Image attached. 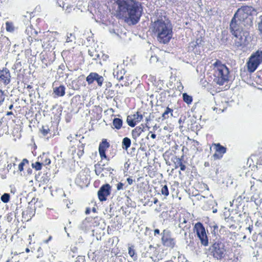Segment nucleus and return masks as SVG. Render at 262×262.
Here are the masks:
<instances>
[{
    "label": "nucleus",
    "mask_w": 262,
    "mask_h": 262,
    "mask_svg": "<svg viewBox=\"0 0 262 262\" xmlns=\"http://www.w3.org/2000/svg\"><path fill=\"white\" fill-rule=\"evenodd\" d=\"M211 71L213 75V82L217 85L222 86L229 80L230 72L229 68L219 59H216L212 64Z\"/></svg>",
    "instance_id": "20e7f679"
},
{
    "label": "nucleus",
    "mask_w": 262,
    "mask_h": 262,
    "mask_svg": "<svg viewBox=\"0 0 262 262\" xmlns=\"http://www.w3.org/2000/svg\"><path fill=\"white\" fill-rule=\"evenodd\" d=\"M67 138L68 140H70V146L72 147H73V146H74V144L73 143H77L78 142V140L75 138H73L71 135L69 136Z\"/></svg>",
    "instance_id": "c85d7f7f"
},
{
    "label": "nucleus",
    "mask_w": 262,
    "mask_h": 262,
    "mask_svg": "<svg viewBox=\"0 0 262 262\" xmlns=\"http://www.w3.org/2000/svg\"><path fill=\"white\" fill-rule=\"evenodd\" d=\"M14 115L13 113L11 111L7 112L6 113L7 116H10V115Z\"/></svg>",
    "instance_id": "c03bdc74"
},
{
    "label": "nucleus",
    "mask_w": 262,
    "mask_h": 262,
    "mask_svg": "<svg viewBox=\"0 0 262 262\" xmlns=\"http://www.w3.org/2000/svg\"><path fill=\"white\" fill-rule=\"evenodd\" d=\"M258 31L259 35L262 39V15L260 17V20L258 23Z\"/></svg>",
    "instance_id": "cd10ccee"
},
{
    "label": "nucleus",
    "mask_w": 262,
    "mask_h": 262,
    "mask_svg": "<svg viewBox=\"0 0 262 262\" xmlns=\"http://www.w3.org/2000/svg\"><path fill=\"white\" fill-rule=\"evenodd\" d=\"M10 199V195L8 193H4L2 196H1V200L4 203H7L9 201Z\"/></svg>",
    "instance_id": "2f4dec72"
},
{
    "label": "nucleus",
    "mask_w": 262,
    "mask_h": 262,
    "mask_svg": "<svg viewBox=\"0 0 262 262\" xmlns=\"http://www.w3.org/2000/svg\"><path fill=\"white\" fill-rule=\"evenodd\" d=\"M10 80L11 75L9 70L7 68L0 70V82L6 85L10 82Z\"/></svg>",
    "instance_id": "4468645a"
},
{
    "label": "nucleus",
    "mask_w": 262,
    "mask_h": 262,
    "mask_svg": "<svg viewBox=\"0 0 262 262\" xmlns=\"http://www.w3.org/2000/svg\"><path fill=\"white\" fill-rule=\"evenodd\" d=\"M262 164V151L252 154L248 159L247 164Z\"/></svg>",
    "instance_id": "dca6fc26"
},
{
    "label": "nucleus",
    "mask_w": 262,
    "mask_h": 262,
    "mask_svg": "<svg viewBox=\"0 0 262 262\" xmlns=\"http://www.w3.org/2000/svg\"><path fill=\"white\" fill-rule=\"evenodd\" d=\"M181 256H182V255H179V256H178V258H181Z\"/></svg>",
    "instance_id": "4d7b16f0"
},
{
    "label": "nucleus",
    "mask_w": 262,
    "mask_h": 262,
    "mask_svg": "<svg viewBox=\"0 0 262 262\" xmlns=\"http://www.w3.org/2000/svg\"><path fill=\"white\" fill-rule=\"evenodd\" d=\"M78 148L79 151H78L77 154L79 156V157H80L83 155V154L84 152L83 150H84V145L83 144H81L79 143V145H78Z\"/></svg>",
    "instance_id": "c756f323"
},
{
    "label": "nucleus",
    "mask_w": 262,
    "mask_h": 262,
    "mask_svg": "<svg viewBox=\"0 0 262 262\" xmlns=\"http://www.w3.org/2000/svg\"><path fill=\"white\" fill-rule=\"evenodd\" d=\"M93 211H95V208H93Z\"/></svg>",
    "instance_id": "13d9d810"
},
{
    "label": "nucleus",
    "mask_w": 262,
    "mask_h": 262,
    "mask_svg": "<svg viewBox=\"0 0 262 262\" xmlns=\"http://www.w3.org/2000/svg\"><path fill=\"white\" fill-rule=\"evenodd\" d=\"M51 160L50 155L48 154L43 153L37 158V161L35 164H50Z\"/></svg>",
    "instance_id": "aec40b11"
},
{
    "label": "nucleus",
    "mask_w": 262,
    "mask_h": 262,
    "mask_svg": "<svg viewBox=\"0 0 262 262\" xmlns=\"http://www.w3.org/2000/svg\"><path fill=\"white\" fill-rule=\"evenodd\" d=\"M128 254L131 257H133L135 254V251L131 247L128 248Z\"/></svg>",
    "instance_id": "f704fd0d"
},
{
    "label": "nucleus",
    "mask_w": 262,
    "mask_h": 262,
    "mask_svg": "<svg viewBox=\"0 0 262 262\" xmlns=\"http://www.w3.org/2000/svg\"><path fill=\"white\" fill-rule=\"evenodd\" d=\"M160 233V230L158 229L154 230V235L159 234Z\"/></svg>",
    "instance_id": "37998d69"
},
{
    "label": "nucleus",
    "mask_w": 262,
    "mask_h": 262,
    "mask_svg": "<svg viewBox=\"0 0 262 262\" xmlns=\"http://www.w3.org/2000/svg\"><path fill=\"white\" fill-rule=\"evenodd\" d=\"M66 88L63 85H61L54 89V93L57 97H62L65 95Z\"/></svg>",
    "instance_id": "412c9836"
},
{
    "label": "nucleus",
    "mask_w": 262,
    "mask_h": 262,
    "mask_svg": "<svg viewBox=\"0 0 262 262\" xmlns=\"http://www.w3.org/2000/svg\"><path fill=\"white\" fill-rule=\"evenodd\" d=\"M42 165H31L32 167L35 168L36 170L41 169Z\"/></svg>",
    "instance_id": "e433bc0d"
},
{
    "label": "nucleus",
    "mask_w": 262,
    "mask_h": 262,
    "mask_svg": "<svg viewBox=\"0 0 262 262\" xmlns=\"http://www.w3.org/2000/svg\"><path fill=\"white\" fill-rule=\"evenodd\" d=\"M26 31L28 32V34L29 35L28 40L30 43H32L33 41H38L39 40H41L40 39L36 38L37 32L33 28H28L26 30Z\"/></svg>",
    "instance_id": "a211bd4d"
},
{
    "label": "nucleus",
    "mask_w": 262,
    "mask_h": 262,
    "mask_svg": "<svg viewBox=\"0 0 262 262\" xmlns=\"http://www.w3.org/2000/svg\"><path fill=\"white\" fill-rule=\"evenodd\" d=\"M105 95L107 99L108 98H113L115 95L114 91L112 90H106Z\"/></svg>",
    "instance_id": "7c9ffc66"
},
{
    "label": "nucleus",
    "mask_w": 262,
    "mask_h": 262,
    "mask_svg": "<svg viewBox=\"0 0 262 262\" xmlns=\"http://www.w3.org/2000/svg\"><path fill=\"white\" fill-rule=\"evenodd\" d=\"M261 62L262 51H257L251 55L246 63L248 71L254 72Z\"/></svg>",
    "instance_id": "39448f33"
},
{
    "label": "nucleus",
    "mask_w": 262,
    "mask_h": 262,
    "mask_svg": "<svg viewBox=\"0 0 262 262\" xmlns=\"http://www.w3.org/2000/svg\"><path fill=\"white\" fill-rule=\"evenodd\" d=\"M178 164H182V160L181 159H178Z\"/></svg>",
    "instance_id": "603ef678"
},
{
    "label": "nucleus",
    "mask_w": 262,
    "mask_h": 262,
    "mask_svg": "<svg viewBox=\"0 0 262 262\" xmlns=\"http://www.w3.org/2000/svg\"><path fill=\"white\" fill-rule=\"evenodd\" d=\"M13 108V104H11L9 106V110H12Z\"/></svg>",
    "instance_id": "8fccbe9b"
},
{
    "label": "nucleus",
    "mask_w": 262,
    "mask_h": 262,
    "mask_svg": "<svg viewBox=\"0 0 262 262\" xmlns=\"http://www.w3.org/2000/svg\"><path fill=\"white\" fill-rule=\"evenodd\" d=\"M90 209L87 208L85 210V214H88L90 213Z\"/></svg>",
    "instance_id": "49530a36"
},
{
    "label": "nucleus",
    "mask_w": 262,
    "mask_h": 262,
    "mask_svg": "<svg viewBox=\"0 0 262 262\" xmlns=\"http://www.w3.org/2000/svg\"><path fill=\"white\" fill-rule=\"evenodd\" d=\"M186 229H185V230L183 231L184 232V237H185V238H186V236H187V231H186Z\"/></svg>",
    "instance_id": "de8ad7c7"
},
{
    "label": "nucleus",
    "mask_w": 262,
    "mask_h": 262,
    "mask_svg": "<svg viewBox=\"0 0 262 262\" xmlns=\"http://www.w3.org/2000/svg\"><path fill=\"white\" fill-rule=\"evenodd\" d=\"M131 145V140L128 137H125L122 140V147L123 149L127 150Z\"/></svg>",
    "instance_id": "5701e85b"
},
{
    "label": "nucleus",
    "mask_w": 262,
    "mask_h": 262,
    "mask_svg": "<svg viewBox=\"0 0 262 262\" xmlns=\"http://www.w3.org/2000/svg\"><path fill=\"white\" fill-rule=\"evenodd\" d=\"M63 195L65 196H66V194L64 193H63Z\"/></svg>",
    "instance_id": "052dcab7"
},
{
    "label": "nucleus",
    "mask_w": 262,
    "mask_h": 262,
    "mask_svg": "<svg viewBox=\"0 0 262 262\" xmlns=\"http://www.w3.org/2000/svg\"><path fill=\"white\" fill-rule=\"evenodd\" d=\"M115 76H116L117 79L119 81H120L123 79V75H119L118 72H116V74L115 75Z\"/></svg>",
    "instance_id": "c9c22d12"
},
{
    "label": "nucleus",
    "mask_w": 262,
    "mask_h": 262,
    "mask_svg": "<svg viewBox=\"0 0 262 262\" xmlns=\"http://www.w3.org/2000/svg\"><path fill=\"white\" fill-rule=\"evenodd\" d=\"M183 101L188 105L190 104L193 101L192 97L186 93L183 94Z\"/></svg>",
    "instance_id": "b1692460"
},
{
    "label": "nucleus",
    "mask_w": 262,
    "mask_h": 262,
    "mask_svg": "<svg viewBox=\"0 0 262 262\" xmlns=\"http://www.w3.org/2000/svg\"><path fill=\"white\" fill-rule=\"evenodd\" d=\"M111 187L109 184H105L101 187L98 191V196L100 201L106 200V197L110 194Z\"/></svg>",
    "instance_id": "ddd939ff"
},
{
    "label": "nucleus",
    "mask_w": 262,
    "mask_h": 262,
    "mask_svg": "<svg viewBox=\"0 0 262 262\" xmlns=\"http://www.w3.org/2000/svg\"><path fill=\"white\" fill-rule=\"evenodd\" d=\"M118 5L117 15L119 18L132 25H136L140 20L142 15L141 4L136 0H117Z\"/></svg>",
    "instance_id": "f03ea898"
},
{
    "label": "nucleus",
    "mask_w": 262,
    "mask_h": 262,
    "mask_svg": "<svg viewBox=\"0 0 262 262\" xmlns=\"http://www.w3.org/2000/svg\"><path fill=\"white\" fill-rule=\"evenodd\" d=\"M212 146L214 147L215 152L213 155L214 159H221L223 155L226 152V147L222 146L220 143H213Z\"/></svg>",
    "instance_id": "f8f14e48"
},
{
    "label": "nucleus",
    "mask_w": 262,
    "mask_h": 262,
    "mask_svg": "<svg viewBox=\"0 0 262 262\" xmlns=\"http://www.w3.org/2000/svg\"><path fill=\"white\" fill-rule=\"evenodd\" d=\"M123 184L122 183H119L117 184V190H120L123 189Z\"/></svg>",
    "instance_id": "4c0bfd02"
},
{
    "label": "nucleus",
    "mask_w": 262,
    "mask_h": 262,
    "mask_svg": "<svg viewBox=\"0 0 262 262\" xmlns=\"http://www.w3.org/2000/svg\"><path fill=\"white\" fill-rule=\"evenodd\" d=\"M150 133H151L150 137H151V138L152 139H155V138H156V135L155 134H154V133H152V132H149V134H150Z\"/></svg>",
    "instance_id": "a19ab883"
},
{
    "label": "nucleus",
    "mask_w": 262,
    "mask_h": 262,
    "mask_svg": "<svg viewBox=\"0 0 262 262\" xmlns=\"http://www.w3.org/2000/svg\"><path fill=\"white\" fill-rule=\"evenodd\" d=\"M133 118L130 116H128L126 119V122L128 125L134 127L136 126L137 123L141 122L143 119V115L139 112H137L133 115Z\"/></svg>",
    "instance_id": "9b49d317"
},
{
    "label": "nucleus",
    "mask_w": 262,
    "mask_h": 262,
    "mask_svg": "<svg viewBox=\"0 0 262 262\" xmlns=\"http://www.w3.org/2000/svg\"><path fill=\"white\" fill-rule=\"evenodd\" d=\"M123 125V120L119 118H115L113 120V128L117 130L120 129Z\"/></svg>",
    "instance_id": "4be33fe9"
},
{
    "label": "nucleus",
    "mask_w": 262,
    "mask_h": 262,
    "mask_svg": "<svg viewBox=\"0 0 262 262\" xmlns=\"http://www.w3.org/2000/svg\"><path fill=\"white\" fill-rule=\"evenodd\" d=\"M31 172H32V170H31V169H30L29 168H28V169H27V172H28V174H30V173H31Z\"/></svg>",
    "instance_id": "09e8293b"
},
{
    "label": "nucleus",
    "mask_w": 262,
    "mask_h": 262,
    "mask_svg": "<svg viewBox=\"0 0 262 262\" xmlns=\"http://www.w3.org/2000/svg\"><path fill=\"white\" fill-rule=\"evenodd\" d=\"M162 108H165L164 112L162 114L161 119L162 121L168 119L170 117L173 116V110L169 106L164 107L162 106Z\"/></svg>",
    "instance_id": "6ab92c4d"
},
{
    "label": "nucleus",
    "mask_w": 262,
    "mask_h": 262,
    "mask_svg": "<svg viewBox=\"0 0 262 262\" xmlns=\"http://www.w3.org/2000/svg\"><path fill=\"white\" fill-rule=\"evenodd\" d=\"M30 251L29 249L28 248H26V252H29Z\"/></svg>",
    "instance_id": "5fc2aeb1"
},
{
    "label": "nucleus",
    "mask_w": 262,
    "mask_h": 262,
    "mask_svg": "<svg viewBox=\"0 0 262 262\" xmlns=\"http://www.w3.org/2000/svg\"><path fill=\"white\" fill-rule=\"evenodd\" d=\"M6 96L5 91L0 89V106L3 104Z\"/></svg>",
    "instance_id": "393cba45"
},
{
    "label": "nucleus",
    "mask_w": 262,
    "mask_h": 262,
    "mask_svg": "<svg viewBox=\"0 0 262 262\" xmlns=\"http://www.w3.org/2000/svg\"><path fill=\"white\" fill-rule=\"evenodd\" d=\"M29 162L28 160L26 159H24L19 164H28Z\"/></svg>",
    "instance_id": "ea45409f"
},
{
    "label": "nucleus",
    "mask_w": 262,
    "mask_h": 262,
    "mask_svg": "<svg viewBox=\"0 0 262 262\" xmlns=\"http://www.w3.org/2000/svg\"><path fill=\"white\" fill-rule=\"evenodd\" d=\"M110 144L106 139H102L101 142L99 143L98 151L101 159H106L107 161L110 160V158L106 155V150L110 147Z\"/></svg>",
    "instance_id": "6e6552de"
},
{
    "label": "nucleus",
    "mask_w": 262,
    "mask_h": 262,
    "mask_svg": "<svg viewBox=\"0 0 262 262\" xmlns=\"http://www.w3.org/2000/svg\"><path fill=\"white\" fill-rule=\"evenodd\" d=\"M209 251L213 257L217 259L224 258L226 253L225 244L219 241L215 242L210 247Z\"/></svg>",
    "instance_id": "423d86ee"
},
{
    "label": "nucleus",
    "mask_w": 262,
    "mask_h": 262,
    "mask_svg": "<svg viewBox=\"0 0 262 262\" xmlns=\"http://www.w3.org/2000/svg\"><path fill=\"white\" fill-rule=\"evenodd\" d=\"M254 9L250 6H243L238 8L230 23V30L233 36V39L235 47L243 49L248 43L249 32L244 29L242 24L247 27L253 26V13Z\"/></svg>",
    "instance_id": "f257e3e1"
},
{
    "label": "nucleus",
    "mask_w": 262,
    "mask_h": 262,
    "mask_svg": "<svg viewBox=\"0 0 262 262\" xmlns=\"http://www.w3.org/2000/svg\"><path fill=\"white\" fill-rule=\"evenodd\" d=\"M41 134L44 136H47L50 132V129L49 128H45L44 126L42 127V129L41 130Z\"/></svg>",
    "instance_id": "72a5a7b5"
},
{
    "label": "nucleus",
    "mask_w": 262,
    "mask_h": 262,
    "mask_svg": "<svg viewBox=\"0 0 262 262\" xmlns=\"http://www.w3.org/2000/svg\"><path fill=\"white\" fill-rule=\"evenodd\" d=\"M31 88H32V86H31V85H28L27 86V89H31Z\"/></svg>",
    "instance_id": "864d4df0"
},
{
    "label": "nucleus",
    "mask_w": 262,
    "mask_h": 262,
    "mask_svg": "<svg viewBox=\"0 0 262 262\" xmlns=\"http://www.w3.org/2000/svg\"><path fill=\"white\" fill-rule=\"evenodd\" d=\"M179 166L180 167V169L181 170H184L186 168L185 165H179Z\"/></svg>",
    "instance_id": "79ce46f5"
},
{
    "label": "nucleus",
    "mask_w": 262,
    "mask_h": 262,
    "mask_svg": "<svg viewBox=\"0 0 262 262\" xmlns=\"http://www.w3.org/2000/svg\"><path fill=\"white\" fill-rule=\"evenodd\" d=\"M26 165H13L14 169H17V172L20 173V175H23L21 171L24 170V166Z\"/></svg>",
    "instance_id": "bb28decb"
},
{
    "label": "nucleus",
    "mask_w": 262,
    "mask_h": 262,
    "mask_svg": "<svg viewBox=\"0 0 262 262\" xmlns=\"http://www.w3.org/2000/svg\"><path fill=\"white\" fill-rule=\"evenodd\" d=\"M52 239V236H50L49 237V238L47 239V240H46L44 241V243H48L49 241H50Z\"/></svg>",
    "instance_id": "a18cd8bd"
},
{
    "label": "nucleus",
    "mask_w": 262,
    "mask_h": 262,
    "mask_svg": "<svg viewBox=\"0 0 262 262\" xmlns=\"http://www.w3.org/2000/svg\"><path fill=\"white\" fill-rule=\"evenodd\" d=\"M157 201H158V200H157V199L155 200V201H154V203H155V204L157 203Z\"/></svg>",
    "instance_id": "6e6d98bb"
},
{
    "label": "nucleus",
    "mask_w": 262,
    "mask_h": 262,
    "mask_svg": "<svg viewBox=\"0 0 262 262\" xmlns=\"http://www.w3.org/2000/svg\"><path fill=\"white\" fill-rule=\"evenodd\" d=\"M197 236L201 241V243L204 246L208 245V239L205 229L202 223L199 222L195 224L194 227Z\"/></svg>",
    "instance_id": "0eeeda50"
},
{
    "label": "nucleus",
    "mask_w": 262,
    "mask_h": 262,
    "mask_svg": "<svg viewBox=\"0 0 262 262\" xmlns=\"http://www.w3.org/2000/svg\"><path fill=\"white\" fill-rule=\"evenodd\" d=\"M151 167V166L150 165H148L147 166H145L144 167V169H146L147 170H148L149 169V168Z\"/></svg>",
    "instance_id": "3c124183"
},
{
    "label": "nucleus",
    "mask_w": 262,
    "mask_h": 262,
    "mask_svg": "<svg viewBox=\"0 0 262 262\" xmlns=\"http://www.w3.org/2000/svg\"><path fill=\"white\" fill-rule=\"evenodd\" d=\"M162 241L163 244L170 248H173L175 245V242L173 238L171 237L170 232L164 230L162 232Z\"/></svg>",
    "instance_id": "1a4fd4ad"
},
{
    "label": "nucleus",
    "mask_w": 262,
    "mask_h": 262,
    "mask_svg": "<svg viewBox=\"0 0 262 262\" xmlns=\"http://www.w3.org/2000/svg\"><path fill=\"white\" fill-rule=\"evenodd\" d=\"M179 222L178 226L182 231H184L185 229L187 230L190 227V225L187 224V220L184 215H180Z\"/></svg>",
    "instance_id": "f3484780"
},
{
    "label": "nucleus",
    "mask_w": 262,
    "mask_h": 262,
    "mask_svg": "<svg viewBox=\"0 0 262 262\" xmlns=\"http://www.w3.org/2000/svg\"><path fill=\"white\" fill-rule=\"evenodd\" d=\"M86 81L89 84H92L94 81H96L98 85L101 86L104 78L102 76L99 75L98 73L95 72H91L86 78Z\"/></svg>",
    "instance_id": "9d476101"
},
{
    "label": "nucleus",
    "mask_w": 262,
    "mask_h": 262,
    "mask_svg": "<svg viewBox=\"0 0 262 262\" xmlns=\"http://www.w3.org/2000/svg\"><path fill=\"white\" fill-rule=\"evenodd\" d=\"M147 127L148 129L150 128L146 124H141L140 125L136 126L132 131V135L134 139H136L138 138L141 134L145 130V127Z\"/></svg>",
    "instance_id": "2eb2a0df"
},
{
    "label": "nucleus",
    "mask_w": 262,
    "mask_h": 262,
    "mask_svg": "<svg viewBox=\"0 0 262 262\" xmlns=\"http://www.w3.org/2000/svg\"><path fill=\"white\" fill-rule=\"evenodd\" d=\"M161 192L162 194L166 196L168 195V194H169L168 189L167 186L166 185H164L162 187Z\"/></svg>",
    "instance_id": "473e14b6"
},
{
    "label": "nucleus",
    "mask_w": 262,
    "mask_h": 262,
    "mask_svg": "<svg viewBox=\"0 0 262 262\" xmlns=\"http://www.w3.org/2000/svg\"><path fill=\"white\" fill-rule=\"evenodd\" d=\"M178 166L176 165V167H175V168H178Z\"/></svg>",
    "instance_id": "bf43d9fd"
},
{
    "label": "nucleus",
    "mask_w": 262,
    "mask_h": 262,
    "mask_svg": "<svg viewBox=\"0 0 262 262\" xmlns=\"http://www.w3.org/2000/svg\"><path fill=\"white\" fill-rule=\"evenodd\" d=\"M127 181L129 185H132L134 182L133 180L131 179L130 178H128L127 179Z\"/></svg>",
    "instance_id": "58836bf2"
},
{
    "label": "nucleus",
    "mask_w": 262,
    "mask_h": 262,
    "mask_svg": "<svg viewBox=\"0 0 262 262\" xmlns=\"http://www.w3.org/2000/svg\"><path fill=\"white\" fill-rule=\"evenodd\" d=\"M152 32L156 35L158 41L161 43H168L172 37L170 25L162 19H158L154 23Z\"/></svg>",
    "instance_id": "7ed1b4c3"
},
{
    "label": "nucleus",
    "mask_w": 262,
    "mask_h": 262,
    "mask_svg": "<svg viewBox=\"0 0 262 262\" xmlns=\"http://www.w3.org/2000/svg\"><path fill=\"white\" fill-rule=\"evenodd\" d=\"M6 29L8 32H12L14 31L13 24L11 22L7 21L6 23Z\"/></svg>",
    "instance_id": "a878e982"
}]
</instances>
